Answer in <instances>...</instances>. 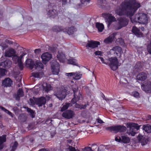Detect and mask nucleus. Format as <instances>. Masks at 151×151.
<instances>
[{
	"mask_svg": "<svg viewBox=\"0 0 151 151\" xmlns=\"http://www.w3.org/2000/svg\"><path fill=\"white\" fill-rule=\"evenodd\" d=\"M96 27L99 32H102L104 28V26L102 23L97 22L96 24Z\"/></svg>",
	"mask_w": 151,
	"mask_h": 151,
	"instance_id": "27",
	"label": "nucleus"
},
{
	"mask_svg": "<svg viewBox=\"0 0 151 151\" xmlns=\"http://www.w3.org/2000/svg\"><path fill=\"white\" fill-rule=\"evenodd\" d=\"M142 90L147 93H151V82L147 81L141 85Z\"/></svg>",
	"mask_w": 151,
	"mask_h": 151,
	"instance_id": "8",
	"label": "nucleus"
},
{
	"mask_svg": "<svg viewBox=\"0 0 151 151\" xmlns=\"http://www.w3.org/2000/svg\"><path fill=\"white\" fill-rule=\"evenodd\" d=\"M35 69H37V68H43L44 67L42 63L40 61L37 60L35 62V64L34 65Z\"/></svg>",
	"mask_w": 151,
	"mask_h": 151,
	"instance_id": "33",
	"label": "nucleus"
},
{
	"mask_svg": "<svg viewBox=\"0 0 151 151\" xmlns=\"http://www.w3.org/2000/svg\"><path fill=\"white\" fill-rule=\"evenodd\" d=\"M70 103H65V104L63 105V106L61 108V111H63L67 109L68 107L70 106Z\"/></svg>",
	"mask_w": 151,
	"mask_h": 151,
	"instance_id": "38",
	"label": "nucleus"
},
{
	"mask_svg": "<svg viewBox=\"0 0 151 151\" xmlns=\"http://www.w3.org/2000/svg\"><path fill=\"white\" fill-rule=\"evenodd\" d=\"M7 71L6 69L0 68V78L6 75Z\"/></svg>",
	"mask_w": 151,
	"mask_h": 151,
	"instance_id": "37",
	"label": "nucleus"
},
{
	"mask_svg": "<svg viewBox=\"0 0 151 151\" xmlns=\"http://www.w3.org/2000/svg\"><path fill=\"white\" fill-rule=\"evenodd\" d=\"M143 129L147 133L151 132V125L146 124L144 125Z\"/></svg>",
	"mask_w": 151,
	"mask_h": 151,
	"instance_id": "30",
	"label": "nucleus"
},
{
	"mask_svg": "<svg viewBox=\"0 0 151 151\" xmlns=\"http://www.w3.org/2000/svg\"><path fill=\"white\" fill-rule=\"evenodd\" d=\"M41 52V50L40 49H36L35 50L34 52L35 54H39Z\"/></svg>",
	"mask_w": 151,
	"mask_h": 151,
	"instance_id": "63",
	"label": "nucleus"
},
{
	"mask_svg": "<svg viewBox=\"0 0 151 151\" xmlns=\"http://www.w3.org/2000/svg\"><path fill=\"white\" fill-rule=\"evenodd\" d=\"M120 83L121 84H124L128 83V81L125 78H121L120 79Z\"/></svg>",
	"mask_w": 151,
	"mask_h": 151,
	"instance_id": "46",
	"label": "nucleus"
},
{
	"mask_svg": "<svg viewBox=\"0 0 151 151\" xmlns=\"http://www.w3.org/2000/svg\"><path fill=\"white\" fill-rule=\"evenodd\" d=\"M52 29L53 32H59L62 31H63L64 29L61 26H55L53 27Z\"/></svg>",
	"mask_w": 151,
	"mask_h": 151,
	"instance_id": "28",
	"label": "nucleus"
},
{
	"mask_svg": "<svg viewBox=\"0 0 151 151\" xmlns=\"http://www.w3.org/2000/svg\"><path fill=\"white\" fill-rule=\"evenodd\" d=\"M51 51L52 52H55L56 50V48L55 47H50Z\"/></svg>",
	"mask_w": 151,
	"mask_h": 151,
	"instance_id": "64",
	"label": "nucleus"
},
{
	"mask_svg": "<svg viewBox=\"0 0 151 151\" xmlns=\"http://www.w3.org/2000/svg\"><path fill=\"white\" fill-rule=\"evenodd\" d=\"M41 58L42 59V63L46 64L52 58V55L48 52H46L42 55Z\"/></svg>",
	"mask_w": 151,
	"mask_h": 151,
	"instance_id": "11",
	"label": "nucleus"
},
{
	"mask_svg": "<svg viewBox=\"0 0 151 151\" xmlns=\"http://www.w3.org/2000/svg\"><path fill=\"white\" fill-rule=\"evenodd\" d=\"M117 22L116 29L118 30L127 26L129 24V19L125 17H119L117 19Z\"/></svg>",
	"mask_w": 151,
	"mask_h": 151,
	"instance_id": "3",
	"label": "nucleus"
},
{
	"mask_svg": "<svg viewBox=\"0 0 151 151\" xmlns=\"http://www.w3.org/2000/svg\"><path fill=\"white\" fill-rule=\"evenodd\" d=\"M5 42L6 44H8L9 45L12 44L13 43V42L12 41L8 40V39H6L5 40Z\"/></svg>",
	"mask_w": 151,
	"mask_h": 151,
	"instance_id": "58",
	"label": "nucleus"
},
{
	"mask_svg": "<svg viewBox=\"0 0 151 151\" xmlns=\"http://www.w3.org/2000/svg\"><path fill=\"white\" fill-rule=\"evenodd\" d=\"M68 63L69 64L73 65L78 66V63L77 60L72 58L68 60Z\"/></svg>",
	"mask_w": 151,
	"mask_h": 151,
	"instance_id": "29",
	"label": "nucleus"
},
{
	"mask_svg": "<svg viewBox=\"0 0 151 151\" xmlns=\"http://www.w3.org/2000/svg\"><path fill=\"white\" fill-rule=\"evenodd\" d=\"M121 139L122 137H120L119 136H116L115 137V140L118 142H121Z\"/></svg>",
	"mask_w": 151,
	"mask_h": 151,
	"instance_id": "55",
	"label": "nucleus"
},
{
	"mask_svg": "<svg viewBox=\"0 0 151 151\" xmlns=\"http://www.w3.org/2000/svg\"><path fill=\"white\" fill-rule=\"evenodd\" d=\"M130 139L127 137L125 136H122L121 142L124 143H128L130 141Z\"/></svg>",
	"mask_w": 151,
	"mask_h": 151,
	"instance_id": "31",
	"label": "nucleus"
},
{
	"mask_svg": "<svg viewBox=\"0 0 151 151\" xmlns=\"http://www.w3.org/2000/svg\"><path fill=\"white\" fill-rule=\"evenodd\" d=\"M12 62L9 60H6L4 62H1L0 63V66H2L3 67L9 68H10L12 64Z\"/></svg>",
	"mask_w": 151,
	"mask_h": 151,
	"instance_id": "18",
	"label": "nucleus"
},
{
	"mask_svg": "<svg viewBox=\"0 0 151 151\" xmlns=\"http://www.w3.org/2000/svg\"><path fill=\"white\" fill-rule=\"evenodd\" d=\"M35 98L33 97V98L34 99H32V98H30L29 99V103L30 105H33L36 104L35 101L34 100V99H35Z\"/></svg>",
	"mask_w": 151,
	"mask_h": 151,
	"instance_id": "45",
	"label": "nucleus"
},
{
	"mask_svg": "<svg viewBox=\"0 0 151 151\" xmlns=\"http://www.w3.org/2000/svg\"><path fill=\"white\" fill-rule=\"evenodd\" d=\"M18 143L15 142H14V145L12 146L11 151H14L17 146Z\"/></svg>",
	"mask_w": 151,
	"mask_h": 151,
	"instance_id": "47",
	"label": "nucleus"
},
{
	"mask_svg": "<svg viewBox=\"0 0 151 151\" xmlns=\"http://www.w3.org/2000/svg\"><path fill=\"white\" fill-rule=\"evenodd\" d=\"M72 88L74 94H76L78 90V87L76 85H74L72 86Z\"/></svg>",
	"mask_w": 151,
	"mask_h": 151,
	"instance_id": "40",
	"label": "nucleus"
},
{
	"mask_svg": "<svg viewBox=\"0 0 151 151\" xmlns=\"http://www.w3.org/2000/svg\"><path fill=\"white\" fill-rule=\"evenodd\" d=\"M138 138L139 141L141 143V145L142 146L146 145L148 141L146 138L141 135H139Z\"/></svg>",
	"mask_w": 151,
	"mask_h": 151,
	"instance_id": "20",
	"label": "nucleus"
},
{
	"mask_svg": "<svg viewBox=\"0 0 151 151\" xmlns=\"http://www.w3.org/2000/svg\"><path fill=\"white\" fill-rule=\"evenodd\" d=\"M18 66L19 68V69H20L21 70H23L24 68V65L23 64L22 62V61L19 62V63H18Z\"/></svg>",
	"mask_w": 151,
	"mask_h": 151,
	"instance_id": "48",
	"label": "nucleus"
},
{
	"mask_svg": "<svg viewBox=\"0 0 151 151\" xmlns=\"http://www.w3.org/2000/svg\"><path fill=\"white\" fill-rule=\"evenodd\" d=\"M142 67V65L141 62L138 61L136 63L134 68L135 69H139Z\"/></svg>",
	"mask_w": 151,
	"mask_h": 151,
	"instance_id": "39",
	"label": "nucleus"
},
{
	"mask_svg": "<svg viewBox=\"0 0 151 151\" xmlns=\"http://www.w3.org/2000/svg\"><path fill=\"white\" fill-rule=\"evenodd\" d=\"M110 14L109 13H104L102 14V17L105 18H107L110 15Z\"/></svg>",
	"mask_w": 151,
	"mask_h": 151,
	"instance_id": "50",
	"label": "nucleus"
},
{
	"mask_svg": "<svg viewBox=\"0 0 151 151\" xmlns=\"http://www.w3.org/2000/svg\"><path fill=\"white\" fill-rule=\"evenodd\" d=\"M116 42L117 44L121 45L124 44V41L122 38H118L116 40Z\"/></svg>",
	"mask_w": 151,
	"mask_h": 151,
	"instance_id": "36",
	"label": "nucleus"
},
{
	"mask_svg": "<svg viewBox=\"0 0 151 151\" xmlns=\"http://www.w3.org/2000/svg\"><path fill=\"white\" fill-rule=\"evenodd\" d=\"M82 151H93L90 147H86L82 149Z\"/></svg>",
	"mask_w": 151,
	"mask_h": 151,
	"instance_id": "51",
	"label": "nucleus"
},
{
	"mask_svg": "<svg viewBox=\"0 0 151 151\" xmlns=\"http://www.w3.org/2000/svg\"><path fill=\"white\" fill-rule=\"evenodd\" d=\"M47 14L48 17L52 18H55L58 15L57 12L55 10H50Z\"/></svg>",
	"mask_w": 151,
	"mask_h": 151,
	"instance_id": "21",
	"label": "nucleus"
},
{
	"mask_svg": "<svg viewBox=\"0 0 151 151\" xmlns=\"http://www.w3.org/2000/svg\"><path fill=\"white\" fill-rule=\"evenodd\" d=\"M74 115V113L73 111L68 110L63 113L62 116L65 118L70 119L72 118Z\"/></svg>",
	"mask_w": 151,
	"mask_h": 151,
	"instance_id": "13",
	"label": "nucleus"
},
{
	"mask_svg": "<svg viewBox=\"0 0 151 151\" xmlns=\"http://www.w3.org/2000/svg\"><path fill=\"white\" fill-rule=\"evenodd\" d=\"M141 6L140 3L136 0H129V1L125 0L122 2L120 5L119 8H117L116 12L117 14L122 16L124 15V12L127 9L130 11H127L125 12V15L129 17L131 21V19H133V17H132L134 14L135 12Z\"/></svg>",
	"mask_w": 151,
	"mask_h": 151,
	"instance_id": "1",
	"label": "nucleus"
},
{
	"mask_svg": "<svg viewBox=\"0 0 151 151\" xmlns=\"http://www.w3.org/2000/svg\"><path fill=\"white\" fill-rule=\"evenodd\" d=\"M43 91L48 92L51 90V86L50 84H47V83H44L42 84Z\"/></svg>",
	"mask_w": 151,
	"mask_h": 151,
	"instance_id": "25",
	"label": "nucleus"
},
{
	"mask_svg": "<svg viewBox=\"0 0 151 151\" xmlns=\"http://www.w3.org/2000/svg\"><path fill=\"white\" fill-rule=\"evenodd\" d=\"M81 4L85 6L88 4L91 0H80Z\"/></svg>",
	"mask_w": 151,
	"mask_h": 151,
	"instance_id": "42",
	"label": "nucleus"
},
{
	"mask_svg": "<svg viewBox=\"0 0 151 151\" xmlns=\"http://www.w3.org/2000/svg\"><path fill=\"white\" fill-rule=\"evenodd\" d=\"M51 69L53 74L58 75L60 71V65L59 63L56 61L52 62L51 65Z\"/></svg>",
	"mask_w": 151,
	"mask_h": 151,
	"instance_id": "7",
	"label": "nucleus"
},
{
	"mask_svg": "<svg viewBox=\"0 0 151 151\" xmlns=\"http://www.w3.org/2000/svg\"><path fill=\"white\" fill-rule=\"evenodd\" d=\"M132 32L136 35L139 37L142 34L140 32V30L135 26H134L132 27Z\"/></svg>",
	"mask_w": 151,
	"mask_h": 151,
	"instance_id": "23",
	"label": "nucleus"
},
{
	"mask_svg": "<svg viewBox=\"0 0 151 151\" xmlns=\"http://www.w3.org/2000/svg\"><path fill=\"white\" fill-rule=\"evenodd\" d=\"M25 109H27V111L30 113L31 116L32 118H33L35 117V115L34 114V111L32 110L31 109L28 108V107H25Z\"/></svg>",
	"mask_w": 151,
	"mask_h": 151,
	"instance_id": "41",
	"label": "nucleus"
},
{
	"mask_svg": "<svg viewBox=\"0 0 151 151\" xmlns=\"http://www.w3.org/2000/svg\"><path fill=\"white\" fill-rule=\"evenodd\" d=\"M82 76V74L79 72L75 73L73 79L75 80H78L80 79Z\"/></svg>",
	"mask_w": 151,
	"mask_h": 151,
	"instance_id": "35",
	"label": "nucleus"
},
{
	"mask_svg": "<svg viewBox=\"0 0 151 151\" xmlns=\"http://www.w3.org/2000/svg\"><path fill=\"white\" fill-rule=\"evenodd\" d=\"M116 34V33H113L112 34L110 35L108 37L104 40V42L106 44L111 43L114 40Z\"/></svg>",
	"mask_w": 151,
	"mask_h": 151,
	"instance_id": "14",
	"label": "nucleus"
},
{
	"mask_svg": "<svg viewBox=\"0 0 151 151\" xmlns=\"http://www.w3.org/2000/svg\"><path fill=\"white\" fill-rule=\"evenodd\" d=\"M100 44V42L99 41L93 40H88L86 47L93 49L97 47Z\"/></svg>",
	"mask_w": 151,
	"mask_h": 151,
	"instance_id": "10",
	"label": "nucleus"
},
{
	"mask_svg": "<svg viewBox=\"0 0 151 151\" xmlns=\"http://www.w3.org/2000/svg\"><path fill=\"white\" fill-rule=\"evenodd\" d=\"M34 100L35 101L36 104L39 107L42 106L46 103V99L44 97L35 98Z\"/></svg>",
	"mask_w": 151,
	"mask_h": 151,
	"instance_id": "12",
	"label": "nucleus"
},
{
	"mask_svg": "<svg viewBox=\"0 0 151 151\" xmlns=\"http://www.w3.org/2000/svg\"><path fill=\"white\" fill-rule=\"evenodd\" d=\"M0 109H1L2 110L5 112L6 113L8 114V112L9 111L8 110L5 109L4 107L3 106H0Z\"/></svg>",
	"mask_w": 151,
	"mask_h": 151,
	"instance_id": "56",
	"label": "nucleus"
},
{
	"mask_svg": "<svg viewBox=\"0 0 151 151\" xmlns=\"http://www.w3.org/2000/svg\"><path fill=\"white\" fill-rule=\"evenodd\" d=\"M137 124L134 123H128L127 124V127L129 129L128 132L129 134L134 136L136 134L137 130L139 129V127L137 126Z\"/></svg>",
	"mask_w": 151,
	"mask_h": 151,
	"instance_id": "6",
	"label": "nucleus"
},
{
	"mask_svg": "<svg viewBox=\"0 0 151 151\" xmlns=\"http://www.w3.org/2000/svg\"><path fill=\"white\" fill-rule=\"evenodd\" d=\"M24 92L22 88H19L17 92V94H23Z\"/></svg>",
	"mask_w": 151,
	"mask_h": 151,
	"instance_id": "53",
	"label": "nucleus"
},
{
	"mask_svg": "<svg viewBox=\"0 0 151 151\" xmlns=\"http://www.w3.org/2000/svg\"><path fill=\"white\" fill-rule=\"evenodd\" d=\"M148 20L147 14L144 13H140L136 14L133 16V19H131V22L133 23H138L143 24H146L147 23Z\"/></svg>",
	"mask_w": 151,
	"mask_h": 151,
	"instance_id": "2",
	"label": "nucleus"
},
{
	"mask_svg": "<svg viewBox=\"0 0 151 151\" xmlns=\"http://www.w3.org/2000/svg\"><path fill=\"white\" fill-rule=\"evenodd\" d=\"M6 136L5 135L0 137V150L3 148V143L6 142Z\"/></svg>",
	"mask_w": 151,
	"mask_h": 151,
	"instance_id": "24",
	"label": "nucleus"
},
{
	"mask_svg": "<svg viewBox=\"0 0 151 151\" xmlns=\"http://www.w3.org/2000/svg\"><path fill=\"white\" fill-rule=\"evenodd\" d=\"M108 61L109 62V65L112 70L114 71L118 69L119 63L116 57L109 58L108 59Z\"/></svg>",
	"mask_w": 151,
	"mask_h": 151,
	"instance_id": "4",
	"label": "nucleus"
},
{
	"mask_svg": "<svg viewBox=\"0 0 151 151\" xmlns=\"http://www.w3.org/2000/svg\"><path fill=\"white\" fill-rule=\"evenodd\" d=\"M20 95H14V97L17 100H19V98L20 97L22 96H19Z\"/></svg>",
	"mask_w": 151,
	"mask_h": 151,
	"instance_id": "62",
	"label": "nucleus"
},
{
	"mask_svg": "<svg viewBox=\"0 0 151 151\" xmlns=\"http://www.w3.org/2000/svg\"><path fill=\"white\" fill-rule=\"evenodd\" d=\"M76 31V29L75 27H66L64 29L63 32L67 33L68 35H71L74 34L75 32Z\"/></svg>",
	"mask_w": 151,
	"mask_h": 151,
	"instance_id": "17",
	"label": "nucleus"
},
{
	"mask_svg": "<svg viewBox=\"0 0 151 151\" xmlns=\"http://www.w3.org/2000/svg\"><path fill=\"white\" fill-rule=\"evenodd\" d=\"M74 74H75V73L71 72L70 73H66L65 75L66 76L68 77H74Z\"/></svg>",
	"mask_w": 151,
	"mask_h": 151,
	"instance_id": "52",
	"label": "nucleus"
},
{
	"mask_svg": "<svg viewBox=\"0 0 151 151\" xmlns=\"http://www.w3.org/2000/svg\"><path fill=\"white\" fill-rule=\"evenodd\" d=\"M59 100H62L65 99L66 96V95H55Z\"/></svg>",
	"mask_w": 151,
	"mask_h": 151,
	"instance_id": "44",
	"label": "nucleus"
},
{
	"mask_svg": "<svg viewBox=\"0 0 151 151\" xmlns=\"http://www.w3.org/2000/svg\"><path fill=\"white\" fill-rule=\"evenodd\" d=\"M147 78V74L144 72H142L138 74L137 77V79L141 81H144Z\"/></svg>",
	"mask_w": 151,
	"mask_h": 151,
	"instance_id": "19",
	"label": "nucleus"
},
{
	"mask_svg": "<svg viewBox=\"0 0 151 151\" xmlns=\"http://www.w3.org/2000/svg\"><path fill=\"white\" fill-rule=\"evenodd\" d=\"M57 58L60 61L63 62L65 58V55L62 52H58Z\"/></svg>",
	"mask_w": 151,
	"mask_h": 151,
	"instance_id": "26",
	"label": "nucleus"
},
{
	"mask_svg": "<svg viewBox=\"0 0 151 151\" xmlns=\"http://www.w3.org/2000/svg\"><path fill=\"white\" fill-rule=\"evenodd\" d=\"M122 51V49L121 47L116 46L113 47L112 49L110 50V54L112 53H114V56L115 57H119L121 55V52Z\"/></svg>",
	"mask_w": 151,
	"mask_h": 151,
	"instance_id": "9",
	"label": "nucleus"
},
{
	"mask_svg": "<svg viewBox=\"0 0 151 151\" xmlns=\"http://www.w3.org/2000/svg\"><path fill=\"white\" fill-rule=\"evenodd\" d=\"M13 81L9 78H6L2 81V86L5 87H9L12 84Z\"/></svg>",
	"mask_w": 151,
	"mask_h": 151,
	"instance_id": "15",
	"label": "nucleus"
},
{
	"mask_svg": "<svg viewBox=\"0 0 151 151\" xmlns=\"http://www.w3.org/2000/svg\"><path fill=\"white\" fill-rule=\"evenodd\" d=\"M26 66L32 69L35 65L34 61L31 59H27L26 61Z\"/></svg>",
	"mask_w": 151,
	"mask_h": 151,
	"instance_id": "22",
	"label": "nucleus"
},
{
	"mask_svg": "<svg viewBox=\"0 0 151 151\" xmlns=\"http://www.w3.org/2000/svg\"><path fill=\"white\" fill-rule=\"evenodd\" d=\"M115 20L116 19L115 17L111 16V14L107 19V21L109 24H110L112 22L115 21Z\"/></svg>",
	"mask_w": 151,
	"mask_h": 151,
	"instance_id": "34",
	"label": "nucleus"
},
{
	"mask_svg": "<svg viewBox=\"0 0 151 151\" xmlns=\"http://www.w3.org/2000/svg\"><path fill=\"white\" fill-rule=\"evenodd\" d=\"M41 73H32V76L35 78H40L41 76Z\"/></svg>",
	"mask_w": 151,
	"mask_h": 151,
	"instance_id": "43",
	"label": "nucleus"
},
{
	"mask_svg": "<svg viewBox=\"0 0 151 151\" xmlns=\"http://www.w3.org/2000/svg\"><path fill=\"white\" fill-rule=\"evenodd\" d=\"M99 58L101 60V61L102 63L107 65V63L104 62V59L102 57H99Z\"/></svg>",
	"mask_w": 151,
	"mask_h": 151,
	"instance_id": "60",
	"label": "nucleus"
},
{
	"mask_svg": "<svg viewBox=\"0 0 151 151\" xmlns=\"http://www.w3.org/2000/svg\"><path fill=\"white\" fill-rule=\"evenodd\" d=\"M12 59L14 63L15 64L18 63L22 61L16 54L12 57Z\"/></svg>",
	"mask_w": 151,
	"mask_h": 151,
	"instance_id": "32",
	"label": "nucleus"
},
{
	"mask_svg": "<svg viewBox=\"0 0 151 151\" xmlns=\"http://www.w3.org/2000/svg\"><path fill=\"white\" fill-rule=\"evenodd\" d=\"M76 96H74V97L71 100V102L73 104H74L76 102Z\"/></svg>",
	"mask_w": 151,
	"mask_h": 151,
	"instance_id": "61",
	"label": "nucleus"
},
{
	"mask_svg": "<svg viewBox=\"0 0 151 151\" xmlns=\"http://www.w3.org/2000/svg\"><path fill=\"white\" fill-rule=\"evenodd\" d=\"M68 149L69 151H80L78 149H76L75 147L71 146H69Z\"/></svg>",
	"mask_w": 151,
	"mask_h": 151,
	"instance_id": "49",
	"label": "nucleus"
},
{
	"mask_svg": "<svg viewBox=\"0 0 151 151\" xmlns=\"http://www.w3.org/2000/svg\"><path fill=\"white\" fill-rule=\"evenodd\" d=\"M106 129L111 132L114 131L115 133L118 132H122L126 131V128L123 125H115L107 127Z\"/></svg>",
	"mask_w": 151,
	"mask_h": 151,
	"instance_id": "5",
	"label": "nucleus"
},
{
	"mask_svg": "<svg viewBox=\"0 0 151 151\" xmlns=\"http://www.w3.org/2000/svg\"><path fill=\"white\" fill-rule=\"evenodd\" d=\"M1 45L2 46V47H3V50L6 49L8 47L6 43H2L1 44Z\"/></svg>",
	"mask_w": 151,
	"mask_h": 151,
	"instance_id": "54",
	"label": "nucleus"
},
{
	"mask_svg": "<svg viewBox=\"0 0 151 151\" xmlns=\"http://www.w3.org/2000/svg\"><path fill=\"white\" fill-rule=\"evenodd\" d=\"M95 55H101L102 54L101 52L100 51H96L94 52Z\"/></svg>",
	"mask_w": 151,
	"mask_h": 151,
	"instance_id": "59",
	"label": "nucleus"
},
{
	"mask_svg": "<svg viewBox=\"0 0 151 151\" xmlns=\"http://www.w3.org/2000/svg\"><path fill=\"white\" fill-rule=\"evenodd\" d=\"M15 54V50L12 48H10L8 50H6L5 52V56L9 57H13Z\"/></svg>",
	"mask_w": 151,
	"mask_h": 151,
	"instance_id": "16",
	"label": "nucleus"
},
{
	"mask_svg": "<svg viewBox=\"0 0 151 151\" xmlns=\"http://www.w3.org/2000/svg\"><path fill=\"white\" fill-rule=\"evenodd\" d=\"M75 107H76V108H84L83 107V106L82 105H80L77 103H76V104H75Z\"/></svg>",
	"mask_w": 151,
	"mask_h": 151,
	"instance_id": "57",
	"label": "nucleus"
}]
</instances>
